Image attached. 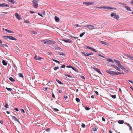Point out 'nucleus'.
Segmentation results:
<instances>
[{
	"label": "nucleus",
	"mask_w": 133,
	"mask_h": 133,
	"mask_svg": "<svg viewBox=\"0 0 133 133\" xmlns=\"http://www.w3.org/2000/svg\"><path fill=\"white\" fill-rule=\"evenodd\" d=\"M95 7L98 9L104 8L107 9L108 10H109L111 9H115V8H114L109 7L105 5L101 7Z\"/></svg>",
	"instance_id": "obj_1"
},
{
	"label": "nucleus",
	"mask_w": 133,
	"mask_h": 133,
	"mask_svg": "<svg viewBox=\"0 0 133 133\" xmlns=\"http://www.w3.org/2000/svg\"><path fill=\"white\" fill-rule=\"evenodd\" d=\"M39 0H33L32 2L33 3L34 7L35 8H37L38 6V2H39Z\"/></svg>",
	"instance_id": "obj_2"
},
{
	"label": "nucleus",
	"mask_w": 133,
	"mask_h": 133,
	"mask_svg": "<svg viewBox=\"0 0 133 133\" xmlns=\"http://www.w3.org/2000/svg\"><path fill=\"white\" fill-rule=\"evenodd\" d=\"M84 27L88 28L91 30H92L95 29L94 26L90 24L85 25L84 26Z\"/></svg>",
	"instance_id": "obj_3"
},
{
	"label": "nucleus",
	"mask_w": 133,
	"mask_h": 133,
	"mask_svg": "<svg viewBox=\"0 0 133 133\" xmlns=\"http://www.w3.org/2000/svg\"><path fill=\"white\" fill-rule=\"evenodd\" d=\"M107 72L109 74L112 75H117V72L107 70Z\"/></svg>",
	"instance_id": "obj_4"
},
{
	"label": "nucleus",
	"mask_w": 133,
	"mask_h": 133,
	"mask_svg": "<svg viewBox=\"0 0 133 133\" xmlns=\"http://www.w3.org/2000/svg\"><path fill=\"white\" fill-rule=\"evenodd\" d=\"M111 16L117 20H118L119 18V17L118 15H116L115 13H112L111 14Z\"/></svg>",
	"instance_id": "obj_5"
},
{
	"label": "nucleus",
	"mask_w": 133,
	"mask_h": 133,
	"mask_svg": "<svg viewBox=\"0 0 133 133\" xmlns=\"http://www.w3.org/2000/svg\"><path fill=\"white\" fill-rule=\"evenodd\" d=\"M55 43V41H52L50 40L46 39V44H52Z\"/></svg>",
	"instance_id": "obj_6"
},
{
	"label": "nucleus",
	"mask_w": 133,
	"mask_h": 133,
	"mask_svg": "<svg viewBox=\"0 0 133 133\" xmlns=\"http://www.w3.org/2000/svg\"><path fill=\"white\" fill-rule=\"evenodd\" d=\"M0 6L2 7H9V5L5 3L0 4Z\"/></svg>",
	"instance_id": "obj_7"
},
{
	"label": "nucleus",
	"mask_w": 133,
	"mask_h": 133,
	"mask_svg": "<svg viewBox=\"0 0 133 133\" xmlns=\"http://www.w3.org/2000/svg\"><path fill=\"white\" fill-rule=\"evenodd\" d=\"M94 2H84L83 3V4L85 5H91L94 4Z\"/></svg>",
	"instance_id": "obj_8"
},
{
	"label": "nucleus",
	"mask_w": 133,
	"mask_h": 133,
	"mask_svg": "<svg viewBox=\"0 0 133 133\" xmlns=\"http://www.w3.org/2000/svg\"><path fill=\"white\" fill-rule=\"evenodd\" d=\"M60 40H62L67 43H71L72 42V41L70 39H68L67 40L60 39Z\"/></svg>",
	"instance_id": "obj_9"
},
{
	"label": "nucleus",
	"mask_w": 133,
	"mask_h": 133,
	"mask_svg": "<svg viewBox=\"0 0 133 133\" xmlns=\"http://www.w3.org/2000/svg\"><path fill=\"white\" fill-rule=\"evenodd\" d=\"M15 16L16 18L18 20H20L21 19V17L20 15L17 13H15Z\"/></svg>",
	"instance_id": "obj_10"
},
{
	"label": "nucleus",
	"mask_w": 133,
	"mask_h": 133,
	"mask_svg": "<svg viewBox=\"0 0 133 133\" xmlns=\"http://www.w3.org/2000/svg\"><path fill=\"white\" fill-rule=\"evenodd\" d=\"M111 66L114 68L116 69L118 71H121V70L117 66L114 65H111Z\"/></svg>",
	"instance_id": "obj_11"
},
{
	"label": "nucleus",
	"mask_w": 133,
	"mask_h": 133,
	"mask_svg": "<svg viewBox=\"0 0 133 133\" xmlns=\"http://www.w3.org/2000/svg\"><path fill=\"white\" fill-rule=\"evenodd\" d=\"M86 47L88 48L91 49V50H92V51H95L96 52H97V51L95 49H94L93 48H92L90 46H86Z\"/></svg>",
	"instance_id": "obj_12"
},
{
	"label": "nucleus",
	"mask_w": 133,
	"mask_h": 133,
	"mask_svg": "<svg viewBox=\"0 0 133 133\" xmlns=\"http://www.w3.org/2000/svg\"><path fill=\"white\" fill-rule=\"evenodd\" d=\"M92 68L94 69L95 71L98 72L99 73L102 74L100 70L98 68Z\"/></svg>",
	"instance_id": "obj_13"
},
{
	"label": "nucleus",
	"mask_w": 133,
	"mask_h": 133,
	"mask_svg": "<svg viewBox=\"0 0 133 133\" xmlns=\"http://www.w3.org/2000/svg\"><path fill=\"white\" fill-rule=\"evenodd\" d=\"M34 59H35L36 60H40L41 59H42V58H41V57H39V56H37L36 55L34 58Z\"/></svg>",
	"instance_id": "obj_14"
},
{
	"label": "nucleus",
	"mask_w": 133,
	"mask_h": 133,
	"mask_svg": "<svg viewBox=\"0 0 133 133\" xmlns=\"http://www.w3.org/2000/svg\"><path fill=\"white\" fill-rule=\"evenodd\" d=\"M100 42L101 43L105 45H109L108 43L103 41H100Z\"/></svg>",
	"instance_id": "obj_15"
},
{
	"label": "nucleus",
	"mask_w": 133,
	"mask_h": 133,
	"mask_svg": "<svg viewBox=\"0 0 133 133\" xmlns=\"http://www.w3.org/2000/svg\"><path fill=\"white\" fill-rule=\"evenodd\" d=\"M9 39L12 40H16V39H15L14 37L12 36H9Z\"/></svg>",
	"instance_id": "obj_16"
},
{
	"label": "nucleus",
	"mask_w": 133,
	"mask_h": 133,
	"mask_svg": "<svg viewBox=\"0 0 133 133\" xmlns=\"http://www.w3.org/2000/svg\"><path fill=\"white\" fill-rule=\"evenodd\" d=\"M9 2L11 3L12 4H14L15 3H16L15 2V1L14 0H7Z\"/></svg>",
	"instance_id": "obj_17"
},
{
	"label": "nucleus",
	"mask_w": 133,
	"mask_h": 133,
	"mask_svg": "<svg viewBox=\"0 0 133 133\" xmlns=\"http://www.w3.org/2000/svg\"><path fill=\"white\" fill-rule=\"evenodd\" d=\"M55 21L56 22H59V18H58L57 17V16H55Z\"/></svg>",
	"instance_id": "obj_18"
},
{
	"label": "nucleus",
	"mask_w": 133,
	"mask_h": 133,
	"mask_svg": "<svg viewBox=\"0 0 133 133\" xmlns=\"http://www.w3.org/2000/svg\"><path fill=\"white\" fill-rule=\"evenodd\" d=\"M46 39H45V40H41V41L43 44H46Z\"/></svg>",
	"instance_id": "obj_19"
},
{
	"label": "nucleus",
	"mask_w": 133,
	"mask_h": 133,
	"mask_svg": "<svg viewBox=\"0 0 133 133\" xmlns=\"http://www.w3.org/2000/svg\"><path fill=\"white\" fill-rule=\"evenodd\" d=\"M2 63L4 65L6 66L7 65V62L4 60H3L2 61Z\"/></svg>",
	"instance_id": "obj_20"
},
{
	"label": "nucleus",
	"mask_w": 133,
	"mask_h": 133,
	"mask_svg": "<svg viewBox=\"0 0 133 133\" xmlns=\"http://www.w3.org/2000/svg\"><path fill=\"white\" fill-rule=\"evenodd\" d=\"M125 8L127 10H128L130 11H131V10L130 9V7H128V6H125Z\"/></svg>",
	"instance_id": "obj_21"
},
{
	"label": "nucleus",
	"mask_w": 133,
	"mask_h": 133,
	"mask_svg": "<svg viewBox=\"0 0 133 133\" xmlns=\"http://www.w3.org/2000/svg\"><path fill=\"white\" fill-rule=\"evenodd\" d=\"M9 36H3V38L6 39H9Z\"/></svg>",
	"instance_id": "obj_22"
},
{
	"label": "nucleus",
	"mask_w": 133,
	"mask_h": 133,
	"mask_svg": "<svg viewBox=\"0 0 133 133\" xmlns=\"http://www.w3.org/2000/svg\"><path fill=\"white\" fill-rule=\"evenodd\" d=\"M107 61H108L109 62H111L112 63L114 62V61L110 58L107 59Z\"/></svg>",
	"instance_id": "obj_23"
},
{
	"label": "nucleus",
	"mask_w": 133,
	"mask_h": 133,
	"mask_svg": "<svg viewBox=\"0 0 133 133\" xmlns=\"http://www.w3.org/2000/svg\"><path fill=\"white\" fill-rule=\"evenodd\" d=\"M118 123L120 124H123L124 123V121L123 120H119L118 121Z\"/></svg>",
	"instance_id": "obj_24"
},
{
	"label": "nucleus",
	"mask_w": 133,
	"mask_h": 133,
	"mask_svg": "<svg viewBox=\"0 0 133 133\" xmlns=\"http://www.w3.org/2000/svg\"><path fill=\"white\" fill-rule=\"evenodd\" d=\"M4 30H5V31H6L7 32H8L9 33H14V32L13 31H10V30H8L7 29H4Z\"/></svg>",
	"instance_id": "obj_25"
},
{
	"label": "nucleus",
	"mask_w": 133,
	"mask_h": 133,
	"mask_svg": "<svg viewBox=\"0 0 133 133\" xmlns=\"http://www.w3.org/2000/svg\"><path fill=\"white\" fill-rule=\"evenodd\" d=\"M81 53L82 54H83L85 56H89L88 54H87V53L85 52H81Z\"/></svg>",
	"instance_id": "obj_26"
},
{
	"label": "nucleus",
	"mask_w": 133,
	"mask_h": 133,
	"mask_svg": "<svg viewBox=\"0 0 133 133\" xmlns=\"http://www.w3.org/2000/svg\"><path fill=\"white\" fill-rule=\"evenodd\" d=\"M12 118L15 119V121H17L18 122H19V121L17 119V118H16L15 117L13 116Z\"/></svg>",
	"instance_id": "obj_27"
},
{
	"label": "nucleus",
	"mask_w": 133,
	"mask_h": 133,
	"mask_svg": "<svg viewBox=\"0 0 133 133\" xmlns=\"http://www.w3.org/2000/svg\"><path fill=\"white\" fill-rule=\"evenodd\" d=\"M9 79L12 82H14L15 81L14 79L11 77H10L9 78Z\"/></svg>",
	"instance_id": "obj_28"
},
{
	"label": "nucleus",
	"mask_w": 133,
	"mask_h": 133,
	"mask_svg": "<svg viewBox=\"0 0 133 133\" xmlns=\"http://www.w3.org/2000/svg\"><path fill=\"white\" fill-rule=\"evenodd\" d=\"M19 77L23 78V76L22 73H19L18 74Z\"/></svg>",
	"instance_id": "obj_29"
},
{
	"label": "nucleus",
	"mask_w": 133,
	"mask_h": 133,
	"mask_svg": "<svg viewBox=\"0 0 133 133\" xmlns=\"http://www.w3.org/2000/svg\"><path fill=\"white\" fill-rule=\"evenodd\" d=\"M52 60L53 61H54L55 62L59 64L60 63V62H59L57 60H56L55 59H52Z\"/></svg>",
	"instance_id": "obj_30"
},
{
	"label": "nucleus",
	"mask_w": 133,
	"mask_h": 133,
	"mask_svg": "<svg viewBox=\"0 0 133 133\" xmlns=\"http://www.w3.org/2000/svg\"><path fill=\"white\" fill-rule=\"evenodd\" d=\"M85 34V33L84 32H83L80 34L79 35V36L80 37H82Z\"/></svg>",
	"instance_id": "obj_31"
},
{
	"label": "nucleus",
	"mask_w": 133,
	"mask_h": 133,
	"mask_svg": "<svg viewBox=\"0 0 133 133\" xmlns=\"http://www.w3.org/2000/svg\"><path fill=\"white\" fill-rule=\"evenodd\" d=\"M126 56L127 57H129L130 59H131V57L132 56H131L130 55H129V54H128L126 55Z\"/></svg>",
	"instance_id": "obj_32"
},
{
	"label": "nucleus",
	"mask_w": 133,
	"mask_h": 133,
	"mask_svg": "<svg viewBox=\"0 0 133 133\" xmlns=\"http://www.w3.org/2000/svg\"><path fill=\"white\" fill-rule=\"evenodd\" d=\"M58 54L61 55H64V54L63 52H58Z\"/></svg>",
	"instance_id": "obj_33"
},
{
	"label": "nucleus",
	"mask_w": 133,
	"mask_h": 133,
	"mask_svg": "<svg viewBox=\"0 0 133 133\" xmlns=\"http://www.w3.org/2000/svg\"><path fill=\"white\" fill-rule=\"evenodd\" d=\"M6 89H7L9 91H11L12 90V89L11 88H9L7 87H6Z\"/></svg>",
	"instance_id": "obj_34"
},
{
	"label": "nucleus",
	"mask_w": 133,
	"mask_h": 133,
	"mask_svg": "<svg viewBox=\"0 0 133 133\" xmlns=\"http://www.w3.org/2000/svg\"><path fill=\"white\" fill-rule=\"evenodd\" d=\"M4 107L6 108H8L9 107V105L8 104L6 103L4 105Z\"/></svg>",
	"instance_id": "obj_35"
},
{
	"label": "nucleus",
	"mask_w": 133,
	"mask_h": 133,
	"mask_svg": "<svg viewBox=\"0 0 133 133\" xmlns=\"http://www.w3.org/2000/svg\"><path fill=\"white\" fill-rule=\"evenodd\" d=\"M2 47H8V46L7 45L5 44H2Z\"/></svg>",
	"instance_id": "obj_36"
},
{
	"label": "nucleus",
	"mask_w": 133,
	"mask_h": 133,
	"mask_svg": "<svg viewBox=\"0 0 133 133\" xmlns=\"http://www.w3.org/2000/svg\"><path fill=\"white\" fill-rule=\"evenodd\" d=\"M122 74L124 75V73L122 72H117V75H118L119 74Z\"/></svg>",
	"instance_id": "obj_37"
},
{
	"label": "nucleus",
	"mask_w": 133,
	"mask_h": 133,
	"mask_svg": "<svg viewBox=\"0 0 133 133\" xmlns=\"http://www.w3.org/2000/svg\"><path fill=\"white\" fill-rule=\"evenodd\" d=\"M76 100L77 102H79L80 101L79 99L78 98H76Z\"/></svg>",
	"instance_id": "obj_38"
},
{
	"label": "nucleus",
	"mask_w": 133,
	"mask_h": 133,
	"mask_svg": "<svg viewBox=\"0 0 133 133\" xmlns=\"http://www.w3.org/2000/svg\"><path fill=\"white\" fill-rule=\"evenodd\" d=\"M111 96L113 98H116V96L115 95H111Z\"/></svg>",
	"instance_id": "obj_39"
},
{
	"label": "nucleus",
	"mask_w": 133,
	"mask_h": 133,
	"mask_svg": "<svg viewBox=\"0 0 133 133\" xmlns=\"http://www.w3.org/2000/svg\"><path fill=\"white\" fill-rule=\"evenodd\" d=\"M56 81L58 82V83L60 84H62V82L59 80L57 79H56Z\"/></svg>",
	"instance_id": "obj_40"
},
{
	"label": "nucleus",
	"mask_w": 133,
	"mask_h": 133,
	"mask_svg": "<svg viewBox=\"0 0 133 133\" xmlns=\"http://www.w3.org/2000/svg\"><path fill=\"white\" fill-rule=\"evenodd\" d=\"M84 107L85 108V109L87 110H89L90 109L89 108V107Z\"/></svg>",
	"instance_id": "obj_41"
},
{
	"label": "nucleus",
	"mask_w": 133,
	"mask_h": 133,
	"mask_svg": "<svg viewBox=\"0 0 133 133\" xmlns=\"http://www.w3.org/2000/svg\"><path fill=\"white\" fill-rule=\"evenodd\" d=\"M120 68L121 69L124 70H125V68L122 65Z\"/></svg>",
	"instance_id": "obj_42"
},
{
	"label": "nucleus",
	"mask_w": 133,
	"mask_h": 133,
	"mask_svg": "<svg viewBox=\"0 0 133 133\" xmlns=\"http://www.w3.org/2000/svg\"><path fill=\"white\" fill-rule=\"evenodd\" d=\"M59 69V67L58 66L55 67L54 68V69L55 70H56L57 69Z\"/></svg>",
	"instance_id": "obj_43"
},
{
	"label": "nucleus",
	"mask_w": 133,
	"mask_h": 133,
	"mask_svg": "<svg viewBox=\"0 0 133 133\" xmlns=\"http://www.w3.org/2000/svg\"><path fill=\"white\" fill-rule=\"evenodd\" d=\"M71 68H72V69L74 70L75 71H76V72H77V70H76V69L74 67H72H72H71Z\"/></svg>",
	"instance_id": "obj_44"
},
{
	"label": "nucleus",
	"mask_w": 133,
	"mask_h": 133,
	"mask_svg": "<svg viewBox=\"0 0 133 133\" xmlns=\"http://www.w3.org/2000/svg\"><path fill=\"white\" fill-rule=\"evenodd\" d=\"M117 65L119 67H120L122 66V65H121L120 63H119Z\"/></svg>",
	"instance_id": "obj_45"
},
{
	"label": "nucleus",
	"mask_w": 133,
	"mask_h": 133,
	"mask_svg": "<svg viewBox=\"0 0 133 133\" xmlns=\"http://www.w3.org/2000/svg\"><path fill=\"white\" fill-rule=\"evenodd\" d=\"M81 126L83 128H85V125L83 123L82 124Z\"/></svg>",
	"instance_id": "obj_46"
},
{
	"label": "nucleus",
	"mask_w": 133,
	"mask_h": 133,
	"mask_svg": "<svg viewBox=\"0 0 133 133\" xmlns=\"http://www.w3.org/2000/svg\"><path fill=\"white\" fill-rule=\"evenodd\" d=\"M97 55L103 58L104 57V56L101 55L100 54H98Z\"/></svg>",
	"instance_id": "obj_47"
},
{
	"label": "nucleus",
	"mask_w": 133,
	"mask_h": 133,
	"mask_svg": "<svg viewBox=\"0 0 133 133\" xmlns=\"http://www.w3.org/2000/svg\"><path fill=\"white\" fill-rule=\"evenodd\" d=\"M93 130L94 131H97V129L96 128H93Z\"/></svg>",
	"instance_id": "obj_48"
},
{
	"label": "nucleus",
	"mask_w": 133,
	"mask_h": 133,
	"mask_svg": "<svg viewBox=\"0 0 133 133\" xmlns=\"http://www.w3.org/2000/svg\"><path fill=\"white\" fill-rule=\"evenodd\" d=\"M124 123L125 124L127 125L129 127V126H130V125L129 123Z\"/></svg>",
	"instance_id": "obj_49"
},
{
	"label": "nucleus",
	"mask_w": 133,
	"mask_h": 133,
	"mask_svg": "<svg viewBox=\"0 0 133 133\" xmlns=\"http://www.w3.org/2000/svg\"><path fill=\"white\" fill-rule=\"evenodd\" d=\"M65 65L64 64H63L61 66V68H65Z\"/></svg>",
	"instance_id": "obj_50"
},
{
	"label": "nucleus",
	"mask_w": 133,
	"mask_h": 133,
	"mask_svg": "<svg viewBox=\"0 0 133 133\" xmlns=\"http://www.w3.org/2000/svg\"><path fill=\"white\" fill-rule=\"evenodd\" d=\"M65 76H67L68 77H71V76L69 75H68V74L66 75H65Z\"/></svg>",
	"instance_id": "obj_51"
},
{
	"label": "nucleus",
	"mask_w": 133,
	"mask_h": 133,
	"mask_svg": "<svg viewBox=\"0 0 133 133\" xmlns=\"http://www.w3.org/2000/svg\"><path fill=\"white\" fill-rule=\"evenodd\" d=\"M95 92L97 95H98L99 94L98 92L96 91H95Z\"/></svg>",
	"instance_id": "obj_52"
},
{
	"label": "nucleus",
	"mask_w": 133,
	"mask_h": 133,
	"mask_svg": "<svg viewBox=\"0 0 133 133\" xmlns=\"http://www.w3.org/2000/svg\"><path fill=\"white\" fill-rule=\"evenodd\" d=\"M128 81L129 82H131V83H132L133 84V82L131 80H128Z\"/></svg>",
	"instance_id": "obj_53"
},
{
	"label": "nucleus",
	"mask_w": 133,
	"mask_h": 133,
	"mask_svg": "<svg viewBox=\"0 0 133 133\" xmlns=\"http://www.w3.org/2000/svg\"><path fill=\"white\" fill-rule=\"evenodd\" d=\"M52 96L53 98H55V96L54 94L52 93Z\"/></svg>",
	"instance_id": "obj_54"
},
{
	"label": "nucleus",
	"mask_w": 133,
	"mask_h": 133,
	"mask_svg": "<svg viewBox=\"0 0 133 133\" xmlns=\"http://www.w3.org/2000/svg\"><path fill=\"white\" fill-rule=\"evenodd\" d=\"M45 130L47 131H49L50 130V128H48L46 129Z\"/></svg>",
	"instance_id": "obj_55"
},
{
	"label": "nucleus",
	"mask_w": 133,
	"mask_h": 133,
	"mask_svg": "<svg viewBox=\"0 0 133 133\" xmlns=\"http://www.w3.org/2000/svg\"><path fill=\"white\" fill-rule=\"evenodd\" d=\"M72 66L71 65H68L66 66V67L67 68H71L72 67Z\"/></svg>",
	"instance_id": "obj_56"
},
{
	"label": "nucleus",
	"mask_w": 133,
	"mask_h": 133,
	"mask_svg": "<svg viewBox=\"0 0 133 133\" xmlns=\"http://www.w3.org/2000/svg\"><path fill=\"white\" fill-rule=\"evenodd\" d=\"M93 55V53H90L88 54L89 56L92 55Z\"/></svg>",
	"instance_id": "obj_57"
},
{
	"label": "nucleus",
	"mask_w": 133,
	"mask_h": 133,
	"mask_svg": "<svg viewBox=\"0 0 133 133\" xmlns=\"http://www.w3.org/2000/svg\"><path fill=\"white\" fill-rule=\"evenodd\" d=\"M14 110H16V111H18L19 110L17 108H15L14 109Z\"/></svg>",
	"instance_id": "obj_58"
},
{
	"label": "nucleus",
	"mask_w": 133,
	"mask_h": 133,
	"mask_svg": "<svg viewBox=\"0 0 133 133\" xmlns=\"http://www.w3.org/2000/svg\"><path fill=\"white\" fill-rule=\"evenodd\" d=\"M102 121H105V119L104 117H102Z\"/></svg>",
	"instance_id": "obj_59"
},
{
	"label": "nucleus",
	"mask_w": 133,
	"mask_h": 133,
	"mask_svg": "<svg viewBox=\"0 0 133 133\" xmlns=\"http://www.w3.org/2000/svg\"><path fill=\"white\" fill-rule=\"evenodd\" d=\"M0 123L2 124H3V122L2 120H1L0 121Z\"/></svg>",
	"instance_id": "obj_60"
},
{
	"label": "nucleus",
	"mask_w": 133,
	"mask_h": 133,
	"mask_svg": "<svg viewBox=\"0 0 133 133\" xmlns=\"http://www.w3.org/2000/svg\"><path fill=\"white\" fill-rule=\"evenodd\" d=\"M54 110L55 111H59V110L56 108H54Z\"/></svg>",
	"instance_id": "obj_61"
},
{
	"label": "nucleus",
	"mask_w": 133,
	"mask_h": 133,
	"mask_svg": "<svg viewBox=\"0 0 133 133\" xmlns=\"http://www.w3.org/2000/svg\"><path fill=\"white\" fill-rule=\"evenodd\" d=\"M64 98L65 99H67L68 98V96H66L65 95L64 96Z\"/></svg>",
	"instance_id": "obj_62"
},
{
	"label": "nucleus",
	"mask_w": 133,
	"mask_h": 133,
	"mask_svg": "<svg viewBox=\"0 0 133 133\" xmlns=\"http://www.w3.org/2000/svg\"><path fill=\"white\" fill-rule=\"evenodd\" d=\"M24 22H25L26 23H28L29 22L28 21H27V20L25 21H24Z\"/></svg>",
	"instance_id": "obj_63"
},
{
	"label": "nucleus",
	"mask_w": 133,
	"mask_h": 133,
	"mask_svg": "<svg viewBox=\"0 0 133 133\" xmlns=\"http://www.w3.org/2000/svg\"><path fill=\"white\" fill-rule=\"evenodd\" d=\"M133 5V0H132L130 2Z\"/></svg>",
	"instance_id": "obj_64"
}]
</instances>
